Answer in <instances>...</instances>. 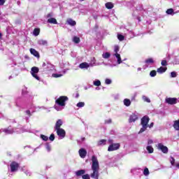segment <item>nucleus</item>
<instances>
[{"label": "nucleus", "mask_w": 179, "mask_h": 179, "mask_svg": "<svg viewBox=\"0 0 179 179\" xmlns=\"http://www.w3.org/2000/svg\"><path fill=\"white\" fill-rule=\"evenodd\" d=\"M3 132H4L5 134H12V131L10 129H3Z\"/></svg>", "instance_id": "obj_38"}, {"label": "nucleus", "mask_w": 179, "mask_h": 179, "mask_svg": "<svg viewBox=\"0 0 179 179\" xmlns=\"http://www.w3.org/2000/svg\"><path fill=\"white\" fill-rule=\"evenodd\" d=\"M43 66H45V63H43Z\"/></svg>", "instance_id": "obj_56"}, {"label": "nucleus", "mask_w": 179, "mask_h": 179, "mask_svg": "<svg viewBox=\"0 0 179 179\" xmlns=\"http://www.w3.org/2000/svg\"><path fill=\"white\" fill-rule=\"evenodd\" d=\"M145 64L146 65H152V64H155V60L153 59V58L146 59L145 60Z\"/></svg>", "instance_id": "obj_17"}, {"label": "nucleus", "mask_w": 179, "mask_h": 179, "mask_svg": "<svg viewBox=\"0 0 179 179\" xmlns=\"http://www.w3.org/2000/svg\"><path fill=\"white\" fill-rule=\"evenodd\" d=\"M92 164L91 169L92 170V173L90 174V177L94 179H99L100 174L99 173V170H100V165L99 164V159H97V157L96 155H93L92 157Z\"/></svg>", "instance_id": "obj_1"}, {"label": "nucleus", "mask_w": 179, "mask_h": 179, "mask_svg": "<svg viewBox=\"0 0 179 179\" xmlns=\"http://www.w3.org/2000/svg\"><path fill=\"white\" fill-rule=\"evenodd\" d=\"M102 57L105 59H108V58H110V57H111V54H110V52H105L102 55Z\"/></svg>", "instance_id": "obj_26"}, {"label": "nucleus", "mask_w": 179, "mask_h": 179, "mask_svg": "<svg viewBox=\"0 0 179 179\" xmlns=\"http://www.w3.org/2000/svg\"><path fill=\"white\" fill-rule=\"evenodd\" d=\"M73 41L76 44H79L80 43V38H79L78 36H74L73 38Z\"/></svg>", "instance_id": "obj_25"}, {"label": "nucleus", "mask_w": 179, "mask_h": 179, "mask_svg": "<svg viewBox=\"0 0 179 179\" xmlns=\"http://www.w3.org/2000/svg\"><path fill=\"white\" fill-rule=\"evenodd\" d=\"M2 38V34L0 32V38Z\"/></svg>", "instance_id": "obj_55"}, {"label": "nucleus", "mask_w": 179, "mask_h": 179, "mask_svg": "<svg viewBox=\"0 0 179 179\" xmlns=\"http://www.w3.org/2000/svg\"><path fill=\"white\" fill-rule=\"evenodd\" d=\"M165 101L167 104L173 106V104H177V98H166Z\"/></svg>", "instance_id": "obj_9"}, {"label": "nucleus", "mask_w": 179, "mask_h": 179, "mask_svg": "<svg viewBox=\"0 0 179 179\" xmlns=\"http://www.w3.org/2000/svg\"><path fill=\"white\" fill-rule=\"evenodd\" d=\"M69 99L66 96H59L56 101V104H58V106H60V107H65V102L68 101Z\"/></svg>", "instance_id": "obj_3"}, {"label": "nucleus", "mask_w": 179, "mask_h": 179, "mask_svg": "<svg viewBox=\"0 0 179 179\" xmlns=\"http://www.w3.org/2000/svg\"><path fill=\"white\" fill-rule=\"evenodd\" d=\"M117 38L120 41H124V40L125 39V36H124L122 34H118L117 35Z\"/></svg>", "instance_id": "obj_31"}, {"label": "nucleus", "mask_w": 179, "mask_h": 179, "mask_svg": "<svg viewBox=\"0 0 179 179\" xmlns=\"http://www.w3.org/2000/svg\"><path fill=\"white\" fill-rule=\"evenodd\" d=\"M166 71H167V67L161 66L157 69V72L158 73H164V72H166Z\"/></svg>", "instance_id": "obj_19"}, {"label": "nucleus", "mask_w": 179, "mask_h": 179, "mask_svg": "<svg viewBox=\"0 0 179 179\" xmlns=\"http://www.w3.org/2000/svg\"><path fill=\"white\" fill-rule=\"evenodd\" d=\"M148 153H153L154 152V149H153V147H152V145H148L147 148H146Z\"/></svg>", "instance_id": "obj_28"}, {"label": "nucleus", "mask_w": 179, "mask_h": 179, "mask_svg": "<svg viewBox=\"0 0 179 179\" xmlns=\"http://www.w3.org/2000/svg\"><path fill=\"white\" fill-rule=\"evenodd\" d=\"M77 107L82 108L85 107V102H79L77 103Z\"/></svg>", "instance_id": "obj_37"}, {"label": "nucleus", "mask_w": 179, "mask_h": 179, "mask_svg": "<svg viewBox=\"0 0 179 179\" xmlns=\"http://www.w3.org/2000/svg\"><path fill=\"white\" fill-rule=\"evenodd\" d=\"M111 82H112L111 80L108 78H106L105 80L106 85H111Z\"/></svg>", "instance_id": "obj_44"}, {"label": "nucleus", "mask_w": 179, "mask_h": 179, "mask_svg": "<svg viewBox=\"0 0 179 179\" xmlns=\"http://www.w3.org/2000/svg\"><path fill=\"white\" fill-rule=\"evenodd\" d=\"M146 101H148V103H150V99H146Z\"/></svg>", "instance_id": "obj_53"}, {"label": "nucleus", "mask_w": 179, "mask_h": 179, "mask_svg": "<svg viewBox=\"0 0 179 179\" xmlns=\"http://www.w3.org/2000/svg\"><path fill=\"white\" fill-rule=\"evenodd\" d=\"M173 127L175 131H179V119L173 121Z\"/></svg>", "instance_id": "obj_16"}, {"label": "nucleus", "mask_w": 179, "mask_h": 179, "mask_svg": "<svg viewBox=\"0 0 179 179\" xmlns=\"http://www.w3.org/2000/svg\"><path fill=\"white\" fill-rule=\"evenodd\" d=\"M76 99H78V97H79V93L77 92V94H76Z\"/></svg>", "instance_id": "obj_52"}, {"label": "nucleus", "mask_w": 179, "mask_h": 179, "mask_svg": "<svg viewBox=\"0 0 179 179\" xmlns=\"http://www.w3.org/2000/svg\"><path fill=\"white\" fill-rule=\"evenodd\" d=\"M111 122H112L111 119H109V120H105V124H111Z\"/></svg>", "instance_id": "obj_47"}, {"label": "nucleus", "mask_w": 179, "mask_h": 179, "mask_svg": "<svg viewBox=\"0 0 179 179\" xmlns=\"http://www.w3.org/2000/svg\"><path fill=\"white\" fill-rule=\"evenodd\" d=\"M33 34H34V36H38V34H40V29H38V28H35V29H34Z\"/></svg>", "instance_id": "obj_27"}, {"label": "nucleus", "mask_w": 179, "mask_h": 179, "mask_svg": "<svg viewBox=\"0 0 179 179\" xmlns=\"http://www.w3.org/2000/svg\"><path fill=\"white\" fill-rule=\"evenodd\" d=\"M83 179H90V176L89 174H84L82 176Z\"/></svg>", "instance_id": "obj_39"}, {"label": "nucleus", "mask_w": 179, "mask_h": 179, "mask_svg": "<svg viewBox=\"0 0 179 179\" xmlns=\"http://www.w3.org/2000/svg\"><path fill=\"white\" fill-rule=\"evenodd\" d=\"M118 51H120V46L115 45L114 52H115V54H118Z\"/></svg>", "instance_id": "obj_36"}, {"label": "nucleus", "mask_w": 179, "mask_h": 179, "mask_svg": "<svg viewBox=\"0 0 179 179\" xmlns=\"http://www.w3.org/2000/svg\"><path fill=\"white\" fill-rule=\"evenodd\" d=\"M6 1L5 0H0V6H2L5 4Z\"/></svg>", "instance_id": "obj_46"}, {"label": "nucleus", "mask_w": 179, "mask_h": 179, "mask_svg": "<svg viewBox=\"0 0 179 179\" xmlns=\"http://www.w3.org/2000/svg\"><path fill=\"white\" fill-rule=\"evenodd\" d=\"M124 104L126 107H129V106H131V100L129 99H124Z\"/></svg>", "instance_id": "obj_24"}, {"label": "nucleus", "mask_w": 179, "mask_h": 179, "mask_svg": "<svg viewBox=\"0 0 179 179\" xmlns=\"http://www.w3.org/2000/svg\"><path fill=\"white\" fill-rule=\"evenodd\" d=\"M41 138L43 141H45V142H47V141H48V136L45 135L41 134Z\"/></svg>", "instance_id": "obj_32"}, {"label": "nucleus", "mask_w": 179, "mask_h": 179, "mask_svg": "<svg viewBox=\"0 0 179 179\" xmlns=\"http://www.w3.org/2000/svg\"><path fill=\"white\" fill-rule=\"evenodd\" d=\"M55 131L57 132L59 138H65L66 135V132L64 129H57V130H55Z\"/></svg>", "instance_id": "obj_8"}, {"label": "nucleus", "mask_w": 179, "mask_h": 179, "mask_svg": "<svg viewBox=\"0 0 179 179\" xmlns=\"http://www.w3.org/2000/svg\"><path fill=\"white\" fill-rule=\"evenodd\" d=\"M138 119V116L135 113H132L130 116H129V122H135V121H137V120Z\"/></svg>", "instance_id": "obj_12"}, {"label": "nucleus", "mask_w": 179, "mask_h": 179, "mask_svg": "<svg viewBox=\"0 0 179 179\" xmlns=\"http://www.w3.org/2000/svg\"><path fill=\"white\" fill-rule=\"evenodd\" d=\"M49 139L52 142L54 141L55 140V135L54 134H50Z\"/></svg>", "instance_id": "obj_35"}, {"label": "nucleus", "mask_w": 179, "mask_h": 179, "mask_svg": "<svg viewBox=\"0 0 179 179\" xmlns=\"http://www.w3.org/2000/svg\"><path fill=\"white\" fill-rule=\"evenodd\" d=\"M115 57L117 59V64H122V60H121V55L118 53L115 54Z\"/></svg>", "instance_id": "obj_23"}, {"label": "nucleus", "mask_w": 179, "mask_h": 179, "mask_svg": "<svg viewBox=\"0 0 179 179\" xmlns=\"http://www.w3.org/2000/svg\"><path fill=\"white\" fill-rule=\"evenodd\" d=\"M84 174H86V170L85 169H81L76 172V176L77 177H80V176H84Z\"/></svg>", "instance_id": "obj_15"}, {"label": "nucleus", "mask_w": 179, "mask_h": 179, "mask_svg": "<svg viewBox=\"0 0 179 179\" xmlns=\"http://www.w3.org/2000/svg\"><path fill=\"white\" fill-rule=\"evenodd\" d=\"M171 76L172 78H177V73H176L175 71H172V72L171 73Z\"/></svg>", "instance_id": "obj_45"}, {"label": "nucleus", "mask_w": 179, "mask_h": 179, "mask_svg": "<svg viewBox=\"0 0 179 179\" xmlns=\"http://www.w3.org/2000/svg\"><path fill=\"white\" fill-rule=\"evenodd\" d=\"M48 23H50V24H58V22L57 21V19L54 17L49 18L48 20Z\"/></svg>", "instance_id": "obj_18"}, {"label": "nucleus", "mask_w": 179, "mask_h": 179, "mask_svg": "<svg viewBox=\"0 0 179 179\" xmlns=\"http://www.w3.org/2000/svg\"><path fill=\"white\" fill-rule=\"evenodd\" d=\"M176 166L178 167V169H179V164H176Z\"/></svg>", "instance_id": "obj_54"}, {"label": "nucleus", "mask_w": 179, "mask_h": 179, "mask_svg": "<svg viewBox=\"0 0 179 179\" xmlns=\"http://www.w3.org/2000/svg\"><path fill=\"white\" fill-rule=\"evenodd\" d=\"M67 23L69 24H70V26H75V25H76V21H75V20H73L72 19H69L67 20Z\"/></svg>", "instance_id": "obj_22"}, {"label": "nucleus", "mask_w": 179, "mask_h": 179, "mask_svg": "<svg viewBox=\"0 0 179 179\" xmlns=\"http://www.w3.org/2000/svg\"><path fill=\"white\" fill-rule=\"evenodd\" d=\"M52 14L51 13H48L46 16V17H52Z\"/></svg>", "instance_id": "obj_50"}, {"label": "nucleus", "mask_w": 179, "mask_h": 179, "mask_svg": "<svg viewBox=\"0 0 179 179\" xmlns=\"http://www.w3.org/2000/svg\"><path fill=\"white\" fill-rule=\"evenodd\" d=\"M105 6L107 9H113V8H114V4L111 2H108L105 4Z\"/></svg>", "instance_id": "obj_21"}, {"label": "nucleus", "mask_w": 179, "mask_h": 179, "mask_svg": "<svg viewBox=\"0 0 179 179\" xmlns=\"http://www.w3.org/2000/svg\"><path fill=\"white\" fill-rule=\"evenodd\" d=\"M149 121H150V118H149V116L145 115L141 118V124L142 125V128L138 131V134H142L148 129V124H149Z\"/></svg>", "instance_id": "obj_2"}, {"label": "nucleus", "mask_w": 179, "mask_h": 179, "mask_svg": "<svg viewBox=\"0 0 179 179\" xmlns=\"http://www.w3.org/2000/svg\"><path fill=\"white\" fill-rule=\"evenodd\" d=\"M80 1H85V0H80Z\"/></svg>", "instance_id": "obj_57"}, {"label": "nucleus", "mask_w": 179, "mask_h": 179, "mask_svg": "<svg viewBox=\"0 0 179 179\" xmlns=\"http://www.w3.org/2000/svg\"><path fill=\"white\" fill-rule=\"evenodd\" d=\"M178 136H179V134H178Z\"/></svg>", "instance_id": "obj_58"}, {"label": "nucleus", "mask_w": 179, "mask_h": 179, "mask_svg": "<svg viewBox=\"0 0 179 179\" xmlns=\"http://www.w3.org/2000/svg\"><path fill=\"white\" fill-rule=\"evenodd\" d=\"M90 66V65H89L87 62H83L79 65V68H80V69H87V68H89Z\"/></svg>", "instance_id": "obj_14"}, {"label": "nucleus", "mask_w": 179, "mask_h": 179, "mask_svg": "<svg viewBox=\"0 0 179 179\" xmlns=\"http://www.w3.org/2000/svg\"><path fill=\"white\" fill-rule=\"evenodd\" d=\"M166 13L167 15H173V13H174V10L173 8H169L166 10Z\"/></svg>", "instance_id": "obj_33"}, {"label": "nucleus", "mask_w": 179, "mask_h": 179, "mask_svg": "<svg viewBox=\"0 0 179 179\" xmlns=\"http://www.w3.org/2000/svg\"><path fill=\"white\" fill-rule=\"evenodd\" d=\"M153 125H155V123L151 122L150 124H148V127H149V128H153Z\"/></svg>", "instance_id": "obj_48"}, {"label": "nucleus", "mask_w": 179, "mask_h": 179, "mask_svg": "<svg viewBox=\"0 0 179 179\" xmlns=\"http://www.w3.org/2000/svg\"><path fill=\"white\" fill-rule=\"evenodd\" d=\"M107 143V140L106 139H101L98 142V145L99 146H101V145H106V143Z\"/></svg>", "instance_id": "obj_29"}, {"label": "nucleus", "mask_w": 179, "mask_h": 179, "mask_svg": "<svg viewBox=\"0 0 179 179\" xmlns=\"http://www.w3.org/2000/svg\"><path fill=\"white\" fill-rule=\"evenodd\" d=\"M40 71V69L38 67L34 66L31 69V74L33 76V78H35L36 80H40V77L37 76V73Z\"/></svg>", "instance_id": "obj_4"}, {"label": "nucleus", "mask_w": 179, "mask_h": 179, "mask_svg": "<svg viewBox=\"0 0 179 179\" xmlns=\"http://www.w3.org/2000/svg\"><path fill=\"white\" fill-rule=\"evenodd\" d=\"M62 124H64V122H62V120L59 119L55 125V131L57 129H61V127H62Z\"/></svg>", "instance_id": "obj_11"}, {"label": "nucleus", "mask_w": 179, "mask_h": 179, "mask_svg": "<svg viewBox=\"0 0 179 179\" xmlns=\"http://www.w3.org/2000/svg\"><path fill=\"white\" fill-rule=\"evenodd\" d=\"M46 150L48 152H51V145L49 143L46 144Z\"/></svg>", "instance_id": "obj_43"}, {"label": "nucleus", "mask_w": 179, "mask_h": 179, "mask_svg": "<svg viewBox=\"0 0 179 179\" xmlns=\"http://www.w3.org/2000/svg\"><path fill=\"white\" fill-rule=\"evenodd\" d=\"M38 44H39V45H47L48 43L44 39H41L38 41Z\"/></svg>", "instance_id": "obj_20"}, {"label": "nucleus", "mask_w": 179, "mask_h": 179, "mask_svg": "<svg viewBox=\"0 0 179 179\" xmlns=\"http://www.w3.org/2000/svg\"><path fill=\"white\" fill-rule=\"evenodd\" d=\"M27 114L28 115H31V113H30V110H27Z\"/></svg>", "instance_id": "obj_51"}, {"label": "nucleus", "mask_w": 179, "mask_h": 179, "mask_svg": "<svg viewBox=\"0 0 179 179\" xmlns=\"http://www.w3.org/2000/svg\"><path fill=\"white\" fill-rule=\"evenodd\" d=\"M153 143V140H148V145H152Z\"/></svg>", "instance_id": "obj_49"}, {"label": "nucleus", "mask_w": 179, "mask_h": 179, "mask_svg": "<svg viewBox=\"0 0 179 179\" xmlns=\"http://www.w3.org/2000/svg\"><path fill=\"white\" fill-rule=\"evenodd\" d=\"M161 65H162V66H167V60H162Z\"/></svg>", "instance_id": "obj_42"}, {"label": "nucleus", "mask_w": 179, "mask_h": 179, "mask_svg": "<svg viewBox=\"0 0 179 179\" xmlns=\"http://www.w3.org/2000/svg\"><path fill=\"white\" fill-rule=\"evenodd\" d=\"M156 75H157V71H156V70H152L150 73V76H151V78H155Z\"/></svg>", "instance_id": "obj_30"}, {"label": "nucleus", "mask_w": 179, "mask_h": 179, "mask_svg": "<svg viewBox=\"0 0 179 179\" xmlns=\"http://www.w3.org/2000/svg\"><path fill=\"white\" fill-rule=\"evenodd\" d=\"M120 146H121V145H120V143H113L109 145V147L108 148V152H114V150H118V149H120Z\"/></svg>", "instance_id": "obj_6"}, {"label": "nucleus", "mask_w": 179, "mask_h": 179, "mask_svg": "<svg viewBox=\"0 0 179 179\" xmlns=\"http://www.w3.org/2000/svg\"><path fill=\"white\" fill-rule=\"evenodd\" d=\"M78 153L81 159H85V157H86V155H87V151L85 148H80L78 151Z\"/></svg>", "instance_id": "obj_10"}, {"label": "nucleus", "mask_w": 179, "mask_h": 179, "mask_svg": "<svg viewBox=\"0 0 179 179\" xmlns=\"http://www.w3.org/2000/svg\"><path fill=\"white\" fill-rule=\"evenodd\" d=\"M170 162H171V164L172 166H174V164H175V163H176V159H174V157H171Z\"/></svg>", "instance_id": "obj_40"}, {"label": "nucleus", "mask_w": 179, "mask_h": 179, "mask_svg": "<svg viewBox=\"0 0 179 179\" xmlns=\"http://www.w3.org/2000/svg\"><path fill=\"white\" fill-rule=\"evenodd\" d=\"M157 149L158 150H161L162 153H164V154L169 153V148H167V146H165L162 143H158Z\"/></svg>", "instance_id": "obj_5"}, {"label": "nucleus", "mask_w": 179, "mask_h": 179, "mask_svg": "<svg viewBox=\"0 0 179 179\" xmlns=\"http://www.w3.org/2000/svg\"><path fill=\"white\" fill-rule=\"evenodd\" d=\"M94 86H101V82L100 80H95L94 81Z\"/></svg>", "instance_id": "obj_34"}, {"label": "nucleus", "mask_w": 179, "mask_h": 179, "mask_svg": "<svg viewBox=\"0 0 179 179\" xmlns=\"http://www.w3.org/2000/svg\"><path fill=\"white\" fill-rule=\"evenodd\" d=\"M31 54L34 55V57H36V58H40V54L35 49L31 48L29 50Z\"/></svg>", "instance_id": "obj_13"}, {"label": "nucleus", "mask_w": 179, "mask_h": 179, "mask_svg": "<svg viewBox=\"0 0 179 179\" xmlns=\"http://www.w3.org/2000/svg\"><path fill=\"white\" fill-rule=\"evenodd\" d=\"M10 167L11 173H15V171H17L20 167V165H19V163L16 162H13L10 164Z\"/></svg>", "instance_id": "obj_7"}, {"label": "nucleus", "mask_w": 179, "mask_h": 179, "mask_svg": "<svg viewBox=\"0 0 179 179\" xmlns=\"http://www.w3.org/2000/svg\"><path fill=\"white\" fill-rule=\"evenodd\" d=\"M143 174H144V176H149V169L148 168H145L144 169Z\"/></svg>", "instance_id": "obj_41"}]
</instances>
